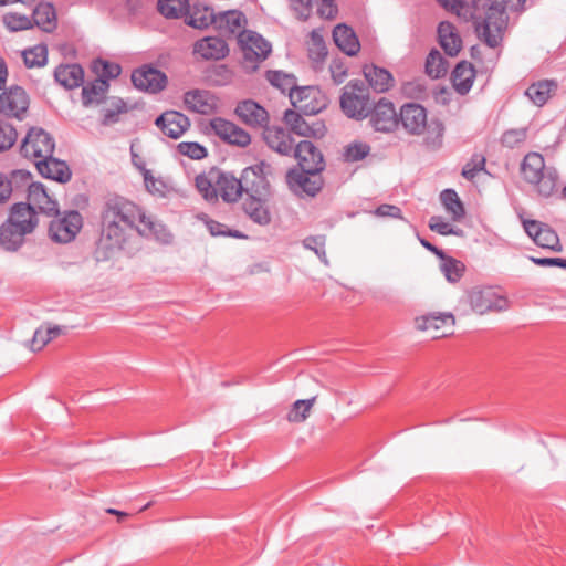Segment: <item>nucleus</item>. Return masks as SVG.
I'll return each instance as SVG.
<instances>
[{
	"instance_id": "nucleus-1",
	"label": "nucleus",
	"mask_w": 566,
	"mask_h": 566,
	"mask_svg": "<svg viewBox=\"0 0 566 566\" xmlns=\"http://www.w3.org/2000/svg\"><path fill=\"white\" fill-rule=\"evenodd\" d=\"M134 232L166 244L174 238L166 226L154 221L132 200L122 196L106 198L99 210L97 251L104 259L111 258L125 248Z\"/></svg>"
},
{
	"instance_id": "nucleus-2",
	"label": "nucleus",
	"mask_w": 566,
	"mask_h": 566,
	"mask_svg": "<svg viewBox=\"0 0 566 566\" xmlns=\"http://www.w3.org/2000/svg\"><path fill=\"white\" fill-rule=\"evenodd\" d=\"M446 10L457 14L465 22H473L478 38L488 46L495 49L503 41L509 15L499 6H488L486 0H438Z\"/></svg>"
},
{
	"instance_id": "nucleus-3",
	"label": "nucleus",
	"mask_w": 566,
	"mask_h": 566,
	"mask_svg": "<svg viewBox=\"0 0 566 566\" xmlns=\"http://www.w3.org/2000/svg\"><path fill=\"white\" fill-rule=\"evenodd\" d=\"M399 126L411 136L426 134L424 144L431 149H438L443 144L444 124L438 117L428 119L427 109L419 103H405L399 111Z\"/></svg>"
},
{
	"instance_id": "nucleus-4",
	"label": "nucleus",
	"mask_w": 566,
	"mask_h": 566,
	"mask_svg": "<svg viewBox=\"0 0 566 566\" xmlns=\"http://www.w3.org/2000/svg\"><path fill=\"white\" fill-rule=\"evenodd\" d=\"M339 104L348 118H367L370 107L369 87L361 80L349 81L342 90Z\"/></svg>"
},
{
	"instance_id": "nucleus-5",
	"label": "nucleus",
	"mask_w": 566,
	"mask_h": 566,
	"mask_svg": "<svg viewBox=\"0 0 566 566\" xmlns=\"http://www.w3.org/2000/svg\"><path fill=\"white\" fill-rule=\"evenodd\" d=\"M55 149L54 138L41 127H31L21 142L20 154L34 164L48 159Z\"/></svg>"
},
{
	"instance_id": "nucleus-6",
	"label": "nucleus",
	"mask_w": 566,
	"mask_h": 566,
	"mask_svg": "<svg viewBox=\"0 0 566 566\" xmlns=\"http://www.w3.org/2000/svg\"><path fill=\"white\" fill-rule=\"evenodd\" d=\"M50 222L49 237L57 243L73 241L83 227V217L77 210L65 211Z\"/></svg>"
},
{
	"instance_id": "nucleus-7",
	"label": "nucleus",
	"mask_w": 566,
	"mask_h": 566,
	"mask_svg": "<svg viewBox=\"0 0 566 566\" xmlns=\"http://www.w3.org/2000/svg\"><path fill=\"white\" fill-rule=\"evenodd\" d=\"M367 118L373 129L379 133H394L399 127V113L386 97L379 98L369 107Z\"/></svg>"
},
{
	"instance_id": "nucleus-8",
	"label": "nucleus",
	"mask_w": 566,
	"mask_h": 566,
	"mask_svg": "<svg viewBox=\"0 0 566 566\" xmlns=\"http://www.w3.org/2000/svg\"><path fill=\"white\" fill-rule=\"evenodd\" d=\"M271 166L260 161L242 170L241 179L247 196H271V185L268 175Z\"/></svg>"
},
{
	"instance_id": "nucleus-9",
	"label": "nucleus",
	"mask_w": 566,
	"mask_h": 566,
	"mask_svg": "<svg viewBox=\"0 0 566 566\" xmlns=\"http://www.w3.org/2000/svg\"><path fill=\"white\" fill-rule=\"evenodd\" d=\"M470 307L482 315L488 312H503L509 308V300L499 295L492 287H474L468 293Z\"/></svg>"
},
{
	"instance_id": "nucleus-10",
	"label": "nucleus",
	"mask_w": 566,
	"mask_h": 566,
	"mask_svg": "<svg viewBox=\"0 0 566 566\" xmlns=\"http://www.w3.org/2000/svg\"><path fill=\"white\" fill-rule=\"evenodd\" d=\"M289 188L296 195L316 196L324 186L321 172H306L305 169L293 168L286 174Z\"/></svg>"
},
{
	"instance_id": "nucleus-11",
	"label": "nucleus",
	"mask_w": 566,
	"mask_h": 566,
	"mask_svg": "<svg viewBox=\"0 0 566 566\" xmlns=\"http://www.w3.org/2000/svg\"><path fill=\"white\" fill-rule=\"evenodd\" d=\"M132 82L139 91L157 94L166 88L168 78L163 71L145 64L133 71Z\"/></svg>"
},
{
	"instance_id": "nucleus-12",
	"label": "nucleus",
	"mask_w": 566,
	"mask_h": 566,
	"mask_svg": "<svg viewBox=\"0 0 566 566\" xmlns=\"http://www.w3.org/2000/svg\"><path fill=\"white\" fill-rule=\"evenodd\" d=\"M30 99L25 90L12 85L0 94V114L22 119L29 108Z\"/></svg>"
},
{
	"instance_id": "nucleus-13",
	"label": "nucleus",
	"mask_w": 566,
	"mask_h": 566,
	"mask_svg": "<svg viewBox=\"0 0 566 566\" xmlns=\"http://www.w3.org/2000/svg\"><path fill=\"white\" fill-rule=\"evenodd\" d=\"M291 103L305 115H315L326 107L319 90L314 86L296 88L291 93Z\"/></svg>"
},
{
	"instance_id": "nucleus-14",
	"label": "nucleus",
	"mask_w": 566,
	"mask_h": 566,
	"mask_svg": "<svg viewBox=\"0 0 566 566\" xmlns=\"http://www.w3.org/2000/svg\"><path fill=\"white\" fill-rule=\"evenodd\" d=\"M300 168L306 172H322L325 160L322 151L311 140H302L295 145L293 153Z\"/></svg>"
},
{
	"instance_id": "nucleus-15",
	"label": "nucleus",
	"mask_w": 566,
	"mask_h": 566,
	"mask_svg": "<svg viewBox=\"0 0 566 566\" xmlns=\"http://www.w3.org/2000/svg\"><path fill=\"white\" fill-rule=\"evenodd\" d=\"M210 126L213 133L223 142L240 147H245L251 143V136L234 123L221 117L211 119Z\"/></svg>"
},
{
	"instance_id": "nucleus-16",
	"label": "nucleus",
	"mask_w": 566,
	"mask_h": 566,
	"mask_svg": "<svg viewBox=\"0 0 566 566\" xmlns=\"http://www.w3.org/2000/svg\"><path fill=\"white\" fill-rule=\"evenodd\" d=\"M155 125L165 136L178 139L189 129L190 120L180 112L166 111L156 118Z\"/></svg>"
},
{
	"instance_id": "nucleus-17",
	"label": "nucleus",
	"mask_w": 566,
	"mask_h": 566,
	"mask_svg": "<svg viewBox=\"0 0 566 566\" xmlns=\"http://www.w3.org/2000/svg\"><path fill=\"white\" fill-rule=\"evenodd\" d=\"M234 113L242 123L253 128H265L269 124L268 111L253 99L239 102Z\"/></svg>"
},
{
	"instance_id": "nucleus-18",
	"label": "nucleus",
	"mask_w": 566,
	"mask_h": 566,
	"mask_svg": "<svg viewBox=\"0 0 566 566\" xmlns=\"http://www.w3.org/2000/svg\"><path fill=\"white\" fill-rule=\"evenodd\" d=\"M455 319L451 313L432 312L417 318V325L422 331H432V338H440L449 335L444 328L451 329Z\"/></svg>"
},
{
	"instance_id": "nucleus-19",
	"label": "nucleus",
	"mask_w": 566,
	"mask_h": 566,
	"mask_svg": "<svg viewBox=\"0 0 566 566\" xmlns=\"http://www.w3.org/2000/svg\"><path fill=\"white\" fill-rule=\"evenodd\" d=\"M184 103L188 111L209 115L217 109V97L206 90H191L185 93Z\"/></svg>"
},
{
	"instance_id": "nucleus-20",
	"label": "nucleus",
	"mask_w": 566,
	"mask_h": 566,
	"mask_svg": "<svg viewBox=\"0 0 566 566\" xmlns=\"http://www.w3.org/2000/svg\"><path fill=\"white\" fill-rule=\"evenodd\" d=\"M32 233V227L27 223L22 229L10 221L0 226V247L9 252L18 251L24 243L27 234Z\"/></svg>"
},
{
	"instance_id": "nucleus-21",
	"label": "nucleus",
	"mask_w": 566,
	"mask_h": 566,
	"mask_svg": "<svg viewBox=\"0 0 566 566\" xmlns=\"http://www.w3.org/2000/svg\"><path fill=\"white\" fill-rule=\"evenodd\" d=\"M27 203L33 206L36 213L40 212L48 217L60 214L56 200L48 195L41 182L31 186Z\"/></svg>"
},
{
	"instance_id": "nucleus-22",
	"label": "nucleus",
	"mask_w": 566,
	"mask_h": 566,
	"mask_svg": "<svg viewBox=\"0 0 566 566\" xmlns=\"http://www.w3.org/2000/svg\"><path fill=\"white\" fill-rule=\"evenodd\" d=\"M263 138L271 149L281 155L289 156L294 150L295 142L291 133L284 128L266 126L263 130Z\"/></svg>"
},
{
	"instance_id": "nucleus-23",
	"label": "nucleus",
	"mask_w": 566,
	"mask_h": 566,
	"mask_svg": "<svg viewBox=\"0 0 566 566\" xmlns=\"http://www.w3.org/2000/svg\"><path fill=\"white\" fill-rule=\"evenodd\" d=\"M193 52L203 60H221L228 55L229 48L219 36H206L195 43Z\"/></svg>"
},
{
	"instance_id": "nucleus-24",
	"label": "nucleus",
	"mask_w": 566,
	"mask_h": 566,
	"mask_svg": "<svg viewBox=\"0 0 566 566\" xmlns=\"http://www.w3.org/2000/svg\"><path fill=\"white\" fill-rule=\"evenodd\" d=\"M35 166L42 177L61 184L67 182L72 177V172L67 164L53 157V155L48 159L38 160Z\"/></svg>"
},
{
	"instance_id": "nucleus-25",
	"label": "nucleus",
	"mask_w": 566,
	"mask_h": 566,
	"mask_svg": "<svg viewBox=\"0 0 566 566\" xmlns=\"http://www.w3.org/2000/svg\"><path fill=\"white\" fill-rule=\"evenodd\" d=\"M269 198L270 196H247L244 199L243 211L254 223L268 226L271 222Z\"/></svg>"
},
{
	"instance_id": "nucleus-26",
	"label": "nucleus",
	"mask_w": 566,
	"mask_h": 566,
	"mask_svg": "<svg viewBox=\"0 0 566 566\" xmlns=\"http://www.w3.org/2000/svg\"><path fill=\"white\" fill-rule=\"evenodd\" d=\"M216 186L220 197L226 202H237L244 193L242 179L237 178L229 172H219L216 179Z\"/></svg>"
},
{
	"instance_id": "nucleus-27",
	"label": "nucleus",
	"mask_w": 566,
	"mask_h": 566,
	"mask_svg": "<svg viewBox=\"0 0 566 566\" xmlns=\"http://www.w3.org/2000/svg\"><path fill=\"white\" fill-rule=\"evenodd\" d=\"M363 74L368 82V87H371L377 93L388 92L394 87L395 80L392 74L375 64L365 65L363 67Z\"/></svg>"
},
{
	"instance_id": "nucleus-28",
	"label": "nucleus",
	"mask_w": 566,
	"mask_h": 566,
	"mask_svg": "<svg viewBox=\"0 0 566 566\" xmlns=\"http://www.w3.org/2000/svg\"><path fill=\"white\" fill-rule=\"evenodd\" d=\"M55 81L66 90L80 87L84 82V70L77 64H61L54 70Z\"/></svg>"
},
{
	"instance_id": "nucleus-29",
	"label": "nucleus",
	"mask_w": 566,
	"mask_h": 566,
	"mask_svg": "<svg viewBox=\"0 0 566 566\" xmlns=\"http://www.w3.org/2000/svg\"><path fill=\"white\" fill-rule=\"evenodd\" d=\"M333 39L337 48L348 56H355L360 50L355 31L346 24H338L334 28Z\"/></svg>"
},
{
	"instance_id": "nucleus-30",
	"label": "nucleus",
	"mask_w": 566,
	"mask_h": 566,
	"mask_svg": "<svg viewBox=\"0 0 566 566\" xmlns=\"http://www.w3.org/2000/svg\"><path fill=\"white\" fill-rule=\"evenodd\" d=\"M438 36L441 48L449 56L459 54L462 48V40L451 22L442 21L439 23Z\"/></svg>"
},
{
	"instance_id": "nucleus-31",
	"label": "nucleus",
	"mask_w": 566,
	"mask_h": 566,
	"mask_svg": "<svg viewBox=\"0 0 566 566\" xmlns=\"http://www.w3.org/2000/svg\"><path fill=\"white\" fill-rule=\"evenodd\" d=\"M474 78V66L467 61L458 63L451 74L453 87L461 95H465L470 92Z\"/></svg>"
},
{
	"instance_id": "nucleus-32",
	"label": "nucleus",
	"mask_w": 566,
	"mask_h": 566,
	"mask_svg": "<svg viewBox=\"0 0 566 566\" xmlns=\"http://www.w3.org/2000/svg\"><path fill=\"white\" fill-rule=\"evenodd\" d=\"M7 220L20 229L29 223L32 227V232L39 223L38 213L34 210V207L25 202L14 203L10 209V214Z\"/></svg>"
},
{
	"instance_id": "nucleus-33",
	"label": "nucleus",
	"mask_w": 566,
	"mask_h": 566,
	"mask_svg": "<svg viewBox=\"0 0 566 566\" xmlns=\"http://www.w3.org/2000/svg\"><path fill=\"white\" fill-rule=\"evenodd\" d=\"M547 168L544 157L539 153H528L521 164L522 176L528 184L538 181V178L545 174Z\"/></svg>"
},
{
	"instance_id": "nucleus-34",
	"label": "nucleus",
	"mask_w": 566,
	"mask_h": 566,
	"mask_svg": "<svg viewBox=\"0 0 566 566\" xmlns=\"http://www.w3.org/2000/svg\"><path fill=\"white\" fill-rule=\"evenodd\" d=\"M185 21L195 29L203 30L211 24L216 27L217 14L208 7L193 6L189 7Z\"/></svg>"
},
{
	"instance_id": "nucleus-35",
	"label": "nucleus",
	"mask_w": 566,
	"mask_h": 566,
	"mask_svg": "<svg viewBox=\"0 0 566 566\" xmlns=\"http://www.w3.org/2000/svg\"><path fill=\"white\" fill-rule=\"evenodd\" d=\"M245 15L239 10H229L217 14L216 28L228 33H240L245 24Z\"/></svg>"
},
{
	"instance_id": "nucleus-36",
	"label": "nucleus",
	"mask_w": 566,
	"mask_h": 566,
	"mask_svg": "<svg viewBox=\"0 0 566 566\" xmlns=\"http://www.w3.org/2000/svg\"><path fill=\"white\" fill-rule=\"evenodd\" d=\"M557 88L554 81L543 80L528 86L525 94L537 106L544 105L553 91Z\"/></svg>"
},
{
	"instance_id": "nucleus-37",
	"label": "nucleus",
	"mask_w": 566,
	"mask_h": 566,
	"mask_svg": "<svg viewBox=\"0 0 566 566\" xmlns=\"http://www.w3.org/2000/svg\"><path fill=\"white\" fill-rule=\"evenodd\" d=\"M239 45L251 46L254 51H260L261 57H268L271 53V44L259 33L250 30H243L238 35Z\"/></svg>"
},
{
	"instance_id": "nucleus-38",
	"label": "nucleus",
	"mask_w": 566,
	"mask_h": 566,
	"mask_svg": "<svg viewBox=\"0 0 566 566\" xmlns=\"http://www.w3.org/2000/svg\"><path fill=\"white\" fill-rule=\"evenodd\" d=\"M108 88V83L105 80L96 78L94 82L88 83L82 88V102L84 106L92 103H101Z\"/></svg>"
},
{
	"instance_id": "nucleus-39",
	"label": "nucleus",
	"mask_w": 566,
	"mask_h": 566,
	"mask_svg": "<svg viewBox=\"0 0 566 566\" xmlns=\"http://www.w3.org/2000/svg\"><path fill=\"white\" fill-rule=\"evenodd\" d=\"M157 8L165 18L179 19L189 11V0H158Z\"/></svg>"
},
{
	"instance_id": "nucleus-40",
	"label": "nucleus",
	"mask_w": 566,
	"mask_h": 566,
	"mask_svg": "<svg viewBox=\"0 0 566 566\" xmlns=\"http://www.w3.org/2000/svg\"><path fill=\"white\" fill-rule=\"evenodd\" d=\"M558 179V171L554 167H548L538 181H534L532 185L536 187L539 196L548 198L556 191Z\"/></svg>"
},
{
	"instance_id": "nucleus-41",
	"label": "nucleus",
	"mask_w": 566,
	"mask_h": 566,
	"mask_svg": "<svg viewBox=\"0 0 566 566\" xmlns=\"http://www.w3.org/2000/svg\"><path fill=\"white\" fill-rule=\"evenodd\" d=\"M265 78L282 93L289 92L290 96L291 93L298 88L296 86V77L293 74H287L282 71H266Z\"/></svg>"
},
{
	"instance_id": "nucleus-42",
	"label": "nucleus",
	"mask_w": 566,
	"mask_h": 566,
	"mask_svg": "<svg viewBox=\"0 0 566 566\" xmlns=\"http://www.w3.org/2000/svg\"><path fill=\"white\" fill-rule=\"evenodd\" d=\"M440 199L444 208L452 214L454 221L461 220L465 216V209L458 193L453 189H444L440 193Z\"/></svg>"
},
{
	"instance_id": "nucleus-43",
	"label": "nucleus",
	"mask_w": 566,
	"mask_h": 566,
	"mask_svg": "<svg viewBox=\"0 0 566 566\" xmlns=\"http://www.w3.org/2000/svg\"><path fill=\"white\" fill-rule=\"evenodd\" d=\"M7 182L11 188V195L23 192L24 190H28L29 193L31 186L35 184L32 182L31 172L25 169L12 170L9 176H7Z\"/></svg>"
},
{
	"instance_id": "nucleus-44",
	"label": "nucleus",
	"mask_w": 566,
	"mask_h": 566,
	"mask_svg": "<svg viewBox=\"0 0 566 566\" xmlns=\"http://www.w3.org/2000/svg\"><path fill=\"white\" fill-rule=\"evenodd\" d=\"M128 109V105L122 98H113L109 107L103 111L101 124L103 126H112L118 123L120 120V115L126 114Z\"/></svg>"
},
{
	"instance_id": "nucleus-45",
	"label": "nucleus",
	"mask_w": 566,
	"mask_h": 566,
	"mask_svg": "<svg viewBox=\"0 0 566 566\" xmlns=\"http://www.w3.org/2000/svg\"><path fill=\"white\" fill-rule=\"evenodd\" d=\"M22 56L28 69L44 66L48 62V48L44 44L34 45L25 49Z\"/></svg>"
},
{
	"instance_id": "nucleus-46",
	"label": "nucleus",
	"mask_w": 566,
	"mask_h": 566,
	"mask_svg": "<svg viewBox=\"0 0 566 566\" xmlns=\"http://www.w3.org/2000/svg\"><path fill=\"white\" fill-rule=\"evenodd\" d=\"M534 243L543 249H548L555 252H560L563 250L558 234L546 223L542 227V231L537 232V238Z\"/></svg>"
},
{
	"instance_id": "nucleus-47",
	"label": "nucleus",
	"mask_w": 566,
	"mask_h": 566,
	"mask_svg": "<svg viewBox=\"0 0 566 566\" xmlns=\"http://www.w3.org/2000/svg\"><path fill=\"white\" fill-rule=\"evenodd\" d=\"M33 19L36 25L44 31H51L55 28V11L49 3L39 4L34 9Z\"/></svg>"
},
{
	"instance_id": "nucleus-48",
	"label": "nucleus",
	"mask_w": 566,
	"mask_h": 566,
	"mask_svg": "<svg viewBox=\"0 0 566 566\" xmlns=\"http://www.w3.org/2000/svg\"><path fill=\"white\" fill-rule=\"evenodd\" d=\"M447 62L437 50H432L426 60V73L432 78H439L447 74Z\"/></svg>"
},
{
	"instance_id": "nucleus-49",
	"label": "nucleus",
	"mask_w": 566,
	"mask_h": 566,
	"mask_svg": "<svg viewBox=\"0 0 566 566\" xmlns=\"http://www.w3.org/2000/svg\"><path fill=\"white\" fill-rule=\"evenodd\" d=\"M441 271L443 272L446 279L451 283L460 281L465 271V265L463 262L447 254H444V258H441Z\"/></svg>"
},
{
	"instance_id": "nucleus-50",
	"label": "nucleus",
	"mask_w": 566,
	"mask_h": 566,
	"mask_svg": "<svg viewBox=\"0 0 566 566\" xmlns=\"http://www.w3.org/2000/svg\"><path fill=\"white\" fill-rule=\"evenodd\" d=\"M283 118L285 124L291 128L293 133H295L298 136H310V124L303 118V116L298 112L294 109H286L284 112Z\"/></svg>"
},
{
	"instance_id": "nucleus-51",
	"label": "nucleus",
	"mask_w": 566,
	"mask_h": 566,
	"mask_svg": "<svg viewBox=\"0 0 566 566\" xmlns=\"http://www.w3.org/2000/svg\"><path fill=\"white\" fill-rule=\"evenodd\" d=\"M371 147L364 142H353L344 147L343 159L346 163H356L370 154Z\"/></svg>"
},
{
	"instance_id": "nucleus-52",
	"label": "nucleus",
	"mask_w": 566,
	"mask_h": 566,
	"mask_svg": "<svg viewBox=\"0 0 566 566\" xmlns=\"http://www.w3.org/2000/svg\"><path fill=\"white\" fill-rule=\"evenodd\" d=\"M315 401L316 396L310 399L296 400L287 413V420L290 422H303L308 417Z\"/></svg>"
},
{
	"instance_id": "nucleus-53",
	"label": "nucleus",
	"mask_w": 566,
	"mask_h": 566,
	"mask_svg": "<svg viewBox=\"0 0 566 566\" xmlns=\"http://www.w3.org/2000/svg\"><path fill=\"white\" fill-rule=\"evenodd\" d=\"M93 71L98 74V78L107 82L109 78L119 76L122 67L117 63L97 59L93 62Z\"/></svg>"
},
{
	"instance_id": "nucleus-54",
	"label": "nucleus",
	"mask_w": 566,
	"mask_h": 566,
	"mask_svg": "<svg viewBox=\"0 0 566 566\" xmlns=\"http://www.w3.org/2000/svg\"><path fill=\"white\" fill-rule=\"evenodd\" d=\"M527 134L526 127L507 129L501 136V144L510 149L516 148L526 140Z\"/></svg>"
},
{
	"instance_id": "nucleus-55",
	"label": "nucleus",
	"mask_w": 566,
	"mask_h": 566,
	"mask_svg": "<svg viewBox=\"0 0 566 566\" xmlns=\"http://www.w3.org/2000/svg\"><path fill=\"white\" fill-rule=\"evenodd\" d=\"M17 139L15 127L6 119H0V153L11 149Z\"/></svg>"
},
{
	"instance_id": "nucleus-56",
	"label": "nucleus",
	"mask_w": 566,
	"mask_h": 566,
	"mask_svg": "<svg viewBox=\"0 0 566 566\" xmlns=\"http://www.w3.org/2000/svg\"><path fill=\"white\" fill-rule=\"evenodd\" d=\"M242 51L241 66L247 73H252L258 70L260 63L266 57H261L260 51H254L251 46L240 45Z\"/></svg>"
},
{
	"instance_id": "nucleus-57",
	"label": "nucleus",
	"mask_w": 566,
	"mask_h": 566,
	"mask_svg": "<svg viewBox=\"0 0 566 566\" xmlns=\"http://www.w3.org/2000/svg\"><path fill=\"white\" fill-rule=\"evenodd\" d=\"M196 188L208 202H216L218 200V187L207 176L199 175L196 177Z\"/></svg>"
},
{
	"instance_id": "nucleus-58",
	"label": "nucleus",
	"mask_w": 566,
	"mask_h": 566,
	"mask_svg": "<svg viewBox=\"0 0 566 566\" xmlns=\"http://www.w3.org/2000/svg\"><path fill=\"white\" fill-rule=\"evenodd\" d=\"M485 163L486 159L482 154H473L462 168V177L472 181L480 171L485 170Z\"/></svg>"
},
{
	"instance_id": "nucleus-59",
	"label": "nucleus",
	"mask_w": 566,
	"mask_h": 566,
	"mask_svg": "<svg viewBox=\"0 0 566 566\" xmlns=\"http://www.w3.org/2000/svg\"><path fill=\"white\" fill-rule=\"evenodd\" d=\"M177 150L180 155L195 160H200L208 156L207 148L197 142H181L177 145Z\"/></svg>"
},
{
	"instance_id": "nucleus-60",
	"label": "nucleus",
	"mask_w": 566,
	"mask_h": 566,
	"mask_svg": "<svg viewBox=\"0 0 566 566\" xmlns=\"http://www.w3.org/2000/svg\"><path fill=\"white\" fill-rule=\"evenodd\" d=\"M207 229L212 237H231L235 239H245L247 235L239 230L228 229L226 224L207 218L205 221Z\"/></svg>"
},
{
	"instance_id": "nucleus-61",
	"label": "nucleus",
	"mask_w": 566,
	"mask_h": 566,
	"mask_svg": "<svg viewBox=\"0 0 566 566\" xmlns=\"http://www.w3.org/2000/svg\"><path fill=\"white\" fill-rule=\"evenodd\" d=\"M134 164L143 172V177H144V182H145L146 189L149 192H151V193H160V195H163V189L165 187V184L160 179H156L153 176L151 171L145 168L144 164L143 165H138L135 161H134Z\"/></svg>"
},
{
	"instance_id": "nucleus-62",
	"label": "nucleus",
	"mask_w": 566,
	"mask_h": 566,
	"mask_svg": "<svg viewBox=\"0 0 566 566\" xmlns=\"http://www.w3.org/2000/svg\"><path fill=\"white\" fill-rule=\"evenodd\" d=\"M303 244L306 249L312 250L323 261L326 262L325 237L311 235L304 239Z\"/></svg>"
},
{
	"instance_id": "nucleus-63",
	"label": "nucleus",
	"mask_w": 566,
	"mask_h": 566,
	"mask_svg": "<svg viewBox=\"0 0 566 566\" xmlns=\"http://www.w3.org/2000/svg\"><path fill=\"white\" fill-rule=\"evenodd\" d=\"M308 55L313 61H323L327 55V50L323 39L313 32V48L308 49Z\"/></svg>"
},
{
	"instance_id": "nucleus-64",
	"label": "nucleus",
	"mask_w": 566,
	"mask_h": 566,
	"mask_svg": "<svg viewBox=\"0 0 566 566\" xmlns=\"http://www.w3.org/2000/svg\"><path fill=\"white\" fill-rule=\"evenodd\" d=\"M290 8L295 12L300 20H306L312 11L311 0H289Z\"/></svg>"
}]
</instances>
